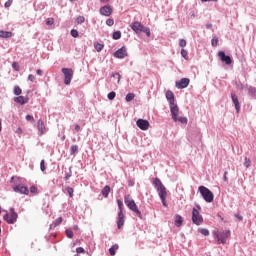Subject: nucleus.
Wrapping results in <instances>:
<instances>
[{
    "mask_svg": "<svg viewBox=\"0 0 256 256\" xmlns=\"http://www.w3.org/2000/svg\"><path fill=\"white\" fill-rule=\"evenodd\" d=\"M54 23H55V19L53 18L46 19V25L51 26V25H54Z\"/></svg>",
    "mask_w": 256,
    "mask_h": 256,
    "instance_id": "40",
    "label": "nucleus"
},
{
    "mask_svg": "<svg viewBox=\"0 0 256 256\" xmlns=\"http://www.w3.org/2000/svg\"><path fill=\"white\" fill-rule=\"evenodd\" d=\"M0 213H1V207H0Z\"/></svg>",
    "mask_w": 256,
    "mask_h": 256,
    "instance_id": "64",
    "label": "nucleus"
},
{
    "mask_svg": "<svg viewBox=\"0 0 256 256\" xmlns=\"http://www.w3.org/2000/svg\"><path fill=\"white\" fill-rule=\"evenodd\" d=\"M244 165L249 169V167H251V160L249 158H245Z\"/></svg>",
    "mask_w": 256,
    "mask_h": 256,
    "instance_id": "41",
    "label": "nucleus"
},
{
    "mask_svg": "<svg viewBox=\"0 0 256 256\" xmlns=\"http://www.w3.org/2000/svg\"><path fill=\"white\" fill-rule=\"evenodd\" d=\"M197 208L192 209V222L194 225H201L203 223V216L199 212V210H201V206H197Z\"/></svg>",
    "mask_w": 256,
    "mask_h": 256,
    "instance_id": "7",
    "label": "nucleus"
},
{
    "mask_svg": "<svg viewBox=\"0 0 256 256\" xmlns=\"http://www.w3.org/2000/svg\"><path fill=\"white\" fill-rule=\"evenodd\" d=\"M21 181L23 179L21 177L13 176L10 180V183H13V191L14 193H20L21 195H29V188L22 186Z\"/></svg>",
    "mask_w": 256,
    "mask_h": 256,
    "instance_id": "2",
    "label": "nucleus"
},
{
    "mask_svg": "<svg viewBox=\"0 0 256 256\" xmlns=\"http://www.w3.org/2000/svg\"><path fill=\"white\" fill-rule=\"evenodd\" d=\"M179 46L180 47H187V41L185 39L179 40Z\"/></svg>",
    "mask_w": 256,
    "mask_h": 256,
    "instance_id": "44",
    "label": "nucleus"
},
{
    "mask_svg": "<svg viewBox=\"0 0 256 256\" xmlns=\"http://www.w3.org/2000/svg\"><path fill=\"white\" fill-rule=\"evenodd\" d=\"M214 235L216 236L218 243H222V245H225V243H227V240L229 239V237H231V230H224L222 232H214Z\"/></svg>",
    "mask_w": 256,
    "mask_h": 256,
    "instance_id": "6",
    "label": "nucleus"
},
{
    "mask_svg": "<svg viewBox=\"0 0 256 256\" xmlns=\"http://www.w3.org/2000/svg\"><path fill=\"white\" fill-rule=\"evenodd\" d=\"M153 185L158 192L162 205L167 207V188H165V185H163V182L159 178L153 180Z\"/></svg>",
    "mask_w": 256,
    "mask_h": 256,
    "instance_id": "1",
    "label": "nucleus"
},
{
    "mask_svg": "<svg viewBox=\"0 0 256 256\" xmlns=\"http://www.w3.org/2000/svg\"><path fill=\"white\" fill-rule=\"evenodd\" d=\"M71 35H72L74 38H77V37H79V32H78L76 29H72V30H71Z\"/></svg>",
    "mask_w": 256,
    "mask_h": 256,
    "instance_id": "45",
    "label": "nucleus"
},
{
    "mask_svg": "<svg viewBox=\"0 0 256 256\" xmlns=\"http://www.w3.org/2000/svg\"><path fill=\"white\" fill-rule=\"evenodd\" d=\"M0 37H2V39H9L10 37H13V32L0 30Z\"/></svg>",
    "mask_w": 256,
    "mask_h": 256,
    "instance_id": "21",
    "label": "nucleus"
},
{
    "mask_svg": "<svg viewBox=\"0 0 256 256\" xmlns=\"http://www.w3.org/2000/svg\"><path fill=\"white\" fill-rule=\"evenodd\" d=\"M74 129L77 133H79V131H81V126H79V124H77Z\"/></svg>",
    "mask_w": 256,
    "mask_h": 256,
    "instance_id": "56",
    "label": "nucleus"
},
{
    "mask_svg": "<svg viewBox=\"0 0 256 256\" xmlns=\"http://www.w3.org/2000/svg\"><path fill=\"white\" fill-rule=\"evenodd\" d=\"M15 103H19V105H25L26 103H29V98L25 96H18L14 98Z\"/></svg>",
    "mask_w": 256,
    "mask_h": 256,
    "instance_id": "19",
    "label": "nucleus"
},
{
    "mask_svg": "<svg viewBox=\"0 0 256 256\" xmlns=\"http://www.w3.org/2000/svg\"><path fill=\"white\" fill-rule=\"evenodd\" d=\"M248 93H249V95H256V88L253 86H250L248 88Z\"/></svg>",
    "mask_w": 256,
    "mask_h": 256,
    "instance_id": "34",
    "label": "nucleus"
},
{
    "mask_svg": "<svg viewBox=\"0 0 256 256\" xmlns=\"http://www.w3.org/2000/svg\"><path fill=\"white\" fill-rule=\"evenodd\" d=\"M177 121H179V123H181L182 125H187L188 123L187 117H183V116H180V117L178 116Z\"/></svg>",
    "mask_w": 256,
    "mask_h": 256,
    "instance_id": "26",
    "label": "nucleus"
},
{
    "mask_svg": "<svg viewBox=\"0 0 256 256\" xmlns=\"http://www.w3.org/2000/svg\"><path fill=\"white\" fill-rule=\"evenodd\" d=\"M133 99H135V93H128V94L126 95V101H127V103L133 101Z\"/></svg>",
    "mask_w": 256,
    "mask_h": 256,
    "instance_id": "28",
    "label": "nucleus"
},
{
    "mask_svg": "<svg viewBox=\"0 0 256 256\" xmlns=\"http://www.w3.org/2000/svg\"><path fill=\"white\" fill-rule=\"evenodd\" d=\"M175 224H176V227H181V225H183V217H181L180 215H177Z\"/></svg>",
    "mask_w": 256,
    "mask_h": 256,
    "instance_id": "25",
    "label": "nucleus"
},
{
    "mask_svg": "<svg viewBox=\"0 0 256 256\" xmlns=\"http://www.w3.org/2000/svg\"><path fill=\"white\" fill-rule=\"evenodd\" d=\"M96 51L100 52V51H103V44H100V43H97L94 45Z\"/></svg>",
    "mask_w": 256,
    "mask_h": 256,
    "instance_id": "39",
    "label": "nucleus"
},
{
    "mask_svg": "<svg viewBox=\"0 0 256 256\" xmlns=\"http://www.w3.org/2000/svg\"><path fill=\"white\" fill-rule=\"evenodd\" d=\"M166 99L169 101L170 105H174L175 104V94H173V91L168 90L166 92Z\"/></svg>",
    "mask_w": 256,
    "mask_h": 256,
    "instance_id": "20",
    "label": "nucleus"
},
{
    "mask_svg": "<svg viewBox=\"0 0 256 256\" xmlns=\"http://www.w3.org/2000/svg\"><path fill=\"white\" fill-rule=\"evenodd\" d=\"M198 189L204 201H206V203H213V200L215 199V195H213V192H211L209 188L205 186H200Z\"/></svg>",
    "mask_w": 256,
    "mask_h": 256,
    "instance_id": "5",
    "label": "nucleus"
},
{
    "mask_svg": "<svg viewBox=\"0 0 256 256\" xmlns=\"http://www.w3.org/2000/svg\"><path fill=\"white\" fill-rule=\"evenodd\" d=\"M36 73H37V75H39V76L43 75V71H42L41 69H38V70L36 71Z\"/></svg>",
    "mask_w": 256,
    "mask_h": 256,
    "instance_id": "58",
    "label": "nucleus"
},
{
    "mask_svg": "<svg viewBox=\"0 0 256 256\" xmlns=\"http://www.w3.org/2000/svg\"><path fill=\"white\" fill-rule=\"evenodd\" d=\"M236 219H238V221H243V216H241L240 214H235Z\"/></svg>",
    "mask_w": 256,
    "mask_h": 256,
    "instance_id": "55",
    "label": "nucleus"
},
{
    "mask_svg": "<svg viewBox=\"0 0 256 256\" xmlns=\"http://www.w3.org/2000/svg\"><path fill=\"white\" fill-rule=\"evenodd\" d=\"M62 73L64 75V84L71 85V81L73 80V69L62 68Z\"/></svg>",
    "mask_w": 256,
    "mask_h": 256,
    "instance_id": "9",
    "label": "nucleus"
},
{
    "mask_svg": "<svg viewBox=\"0 0 256 256\" xmlns=\"http://www.w3.org/2000/svg\"><path fill=\"white\" fill-rule=\"evenodd\" d=\"M40 169L41 171H45L46 167H45V160H41L40 162Z\"/></svg>",
    "mask_w": 256,
    "mask_h": 256,
    "instance_id": "49",
    "label": "nucleus"
},
{
    "mask_svg": "<svg viewBox=\"0 0 256 256\" xmlns=\"http://www.w3.org/2000/svg\"><path fill=\"white\" fill-rule=\"evenodd\" d=\"M232 102L234 103L236 112L239 113L241 111V104L239 103V98L237 97V94L231 93Z\"/></svg>",
    "mask_w": 256,
    "mask_h": 256,
    "instance_id": "16",
    "label": "nucleus"
},
{
    "mask_svg": "<svg viewBox=\"0 0 256 256\" xmlns=\"http://www.w3.org/2000/svg\"><path fill=\"white\" fill-rule=\"evenodd\" d=\"M11 5H13V0H8V1L4 4V7L9 8V7H11Z\"/></svg>",
    "mask_w": 256,
    "mask_h": 256,
    "instance_id": "51",
    "label": "nucleus"
},
{
    "mask_svg": "<svg viewBox=\"0 0 256 256\" xmlns=\"http://www.w3.org/2000/svg\"><path fill=\"white\" fill-rule=\"evenodd\" d=\"M111 77H112L113 79H116V82H117V83H120V82H121V74H119V73H112V74H111Z\"/></svg>",
    "mask_w": 256,
    "mask_h": 256,
    "instance_id": "27",
    "label": "nucleus"
},
{
    "mask_svg": "<svg viewBox=\"0 0 256 256\" xmlns=\"http://www.w3.org/2000/svg\"><path fill=\"white\" fill-rule=\"evenodd\" d=\"M189 83H191L189 78H182L180 81L176 82V87L177 89H186V87H189Z\"/></svg>",
    "mask_w": 256,
    "mask_h": 256,
    "instance_id": "14",
    "label": "nucleus"
},
{
    "mask_svg": "<svg viewBox=\"0 0 256 256\" xmlns=\"http://www.w3.org/2000/svg\"><path fill=\"white\" fill-rule=\"evenodd\" d=\"M26 121H35V118H33L32 115H27L26 116Z\"/></svg>",
    "mask_w": 256,
    "mask_h": 256,
    "instance_id": "53",
    "label": "nucleus"
},
{
    "mask_svg": "<svg viewBox=\"0 0 256 256\" xmlns=\"http://www.w3.org/2000/svg\"><path fill=\"white\" fill-rule=\"evenodd\" d=\"M110 0H100L101 3H109Z\"/></svg>",
    "mask_w": 256,
    "mask_h": 256,
    "instance_id": "61",
    "label": "nucleus"
},
{
    "mask_svg": "<svg viewBox=\"0 0 256 256\" xmlns=\"http://www.w3.org/2000/svg\"><path fill=\"white\" fill-rule=\"evenodd\" d=\"M127 48L122 47L120 49H118L115 53H114V57H116V59H125V57H127Z\"/></svg>",
    "mask_w": 256,
    "mask_h": 256,
    "instance_id": "15",
    "label": "nucleus"
},
{
    "mask_svg": "<svg viewBox=\"0 0 256 256\" xmlns=\"http://www.w3.org/2000/svg\"><path fill=\"white\" fill-rule=\"evenodd\" d=\"M125 225V214L118 212L117 227L121 229Z\"/></svg>",
    "mask_w": 256,
    "mask_h": 256,
    "instance_id": "18",
    "label": "nucleus"
},
{
    "mask_svg": "<svg viewBox=\"0 0 256 256\" xmlns=\"http://www.w3.org/2000/svg\"><path fill=\"white\" fill-rule=\"evenodd\" d=\"M77 25H81L82 23H85V17L84 16H78L76 19Z\"/></svg>",
    "mask_w": 256,
    "mask_h": 256,
    "instance_id": "32",
    "label": "nucleus"
},
{
    "mask_svg": "<svg viewBox=\"0 0 256 256\" xmlns=\"http://www.w3.org/2000/svg\"><path fill=\"white\" fill-rule=\"evenodd\" d=\"M106 25H108V27H113V25H115V20L109 18L106 20Z\"/></svg>",
    "mask_w": 256,
    "mask_h": 256,
    "instance_id": "38",
    "label": "nucleus"
},
{
    "mask_svg": "<svg viewBox=\"0 0 256 256\" xmlns=\"http://www.w3.org/2000/svg\"><path fill=\"white\" fill-rule=\"evenodd\" d=\"M211 43H212V47H217V45H219V39L214 38L212 39Z\"/></svg>",
    "mask_w": 256,
    "mask_h": 256,
    "instance_id": "46",
    "label": "nucleus"
},
{
    "mask_svg": "<svg viewBox=\"0 0 256 256\" xmlns=\"http://www.w3.org/2000/svg\"><path fill=\"white\" fill-rule=\"evenodd\" d=\"M124 203L128 207V209H130V211H133V213H136V215L141 219L142 217L141 211L139 210V208H137V204L135 203V200L131 198V195L128 194L124 196Z\"/></svg>",
    "mask_w": 256,
    "mask_h": 256,
    "instance_id": "3",
    "label": "nucleus"
},
{
    "mask_svg": "<svg viewBox=\"0 0 256 256\" xmlns=\"http://www.w3.org/2000/svg\"><path fill=\"white\" fill-rule=\"evenodd\" d=\"M199 233H201V235H204V237H209V230L205 229V228H200L198 229Z\"/></svg>",
    "mask_w": 256,
    "mask_h": 256,
    "instance_id": "29",
    "label": "nucleus"
},
{
    "mask_svg": "<svg viewBox=\"0 0 256 256\" xmlns=\"http://www.w3.org/2000/svg\"><path fill=\"white\" fill-rule=\"evenodd\" d=\"M12 69H14V71H19L20 70L19 63L13 62L12 63Z\"/></svg>",
    "mask_w": 256,
    "mask_h": 256,
    "instance_id": "43",
    "label": "nucleus"
},
{
    "mask_svg": "<svg viewBox=\"0 0 256 256\" xmlns=\"http://www.w3.org/2000/svg\"><path fill=\"white\" fill-rule=\"evenodd\" d=\"M76 253L79 255L81 253H85V249L83 247L76 248Z\"/></svg>",
    "mask_w": 256,
    "mask_h": 256,
    "instance_id": "48",
    "label": "nucleus"
},
{
    "mask_svg": "<svg viewBox=\"0 0 256 256\" xmlns=\"http://www.w3.org/2000/svg\"><path fill=\"white\" fill-rule=\"evenodd\" d=\"M66 191H67L69 197H73V193H75V190H73V188L68 186V187H66Z\"/></svg>",
    "mask_w": 256,
    "mask_h": 256,
    "instance_id": "35",
    "label": "nucleus"
},
{
    "mask_svg": "<svg viewBox=\"0 0 256 256\" xmlns=\"http://www.w3.org/2000/svg\"><path fill=\"white\" fill-rule=\"evenodd\" d=\"M112 37L115 39V41H117L121 37V31H115Z\"/></svg>",
    "mask_w": 256,
    "mask_h": 256,
    "instance_id": "33",
    "label": "nucleus"
},
{
    "mask_svg": "<svg viewBox=\"0 0 256 256\" xmlns=\"http://www.w3.org/2000/svg\"><path fill=\"white\" fill-rule=\"evenodd\" d=\"M131 29L136 32L137 34L139 33H145L147 37H151V30L149 28L145 27L141 22H134L130 25Z\"/></svg>",
    "mask_w": 256,
    "mask_h": 256,
    "instance_id": "4",
    "label": "nucleus"
},
{
    "mask_svg": "<svg viewBox=\"0 0 256 256\" xmlns=\"http://www.w3.org/2000/svg\"><path fill=\"white\" fill-rule=\"evenodd\" d=\"M227 173H228V172H225V173H224V181H225V183H227V181H229V178H227Z\"/></svg>",
    "mask_w": 256,
    "mask_h": 256,
    "instance_id": "57",
    "label": "nucleus"
},
{
    "mask_svg": "<svg viewBox=\"0 0 256 256\" xmlns=\"http://www.w3.org/2000/svg\"><path fill=\"white\" fill-rule=\"evenodd\" d=\"M99 13L104 17H111V15H113V8L109 5H105L100 8Z\"/></svg>",
    "mask_w": 256,
    "mask_h": 256,
    "instance_id": "10",
    "label": "nucleus"
},
{
    "mask_svg": "<svg viewBox=\"0 0 256 256\" xmlns=\"http://www.w3.org/2000/svg\"><path fill=\"white\" fill-rule=\"evenodd\" d=\"M66 237H68V239H73V230L67 229L66 230Z\"/></svg>",
    "mask_w": 256,
    "mask_h": 256,
    "instance_id": "37",
    "label": "nucleus"
},
{
    "mask_svg": "<svg viewBox=\"0 0 256 256\" xmlns=\"http://www.w3.org/2000/svg\"><path fill=\"white\" fill-rule=\"evenodd\" d=\"M181 55H182V57H183L184 59H187V55H188L187 50L182 49V50H181Z\"/></svg>",
    "mask_w": 256,
    "mask_h": 256,
    "instance_id": "50",
    "label": "nucleus"
},
{
    "mask_svg": "<svg viewBox=\"0 0 256 256\" xmlns=\"http://www.w3.org/2000/svg\"><path fill=\"white\" fill-rule=\"evenodd\" d=\"M21 131H22L21 128H18V133H21Z\"/></svg>",
    "mask_w": 256,
    "mask_h": 256,
    "instance_id": "62",
    "label": "nucleus"
},
{
    "mask_svg": "<svg viewBox=\"0 0 256 256\" xmlns=\"http://www.w3.org/2000/svg\"><path fill=\"white\" fill-rule=\"evenodd\" d=\"M37 129L39 131V135H45L47 128H45V123H43V120H38Z\"/></svg>",
    "mask_w": 256,
    "mask_h": 256,
    "instance_id": "17",
    "label": "nucleus"
},
{
    "mask_svg": "<svg viewBox=\"0 0 256 256\" xmlns=\"http://www.w3.org/2000/svg\"><path fill=\"white\" fill-rule=\"evenodd\" d=\"M137 127H139V129H141V131H147V129H149V121L145 120V119H138L136 122Z\"/></svg>",
    "mask_w": 256,
    "mask_h": 256,
    "instance_id": "12",
    "label": "nucleus"
},
{
    "mask_svg": "<svg viewBox=\"0 0 256 256\" xmlns=\"http://www.w3.org/2000/svg\"><path fill=\"white\" fill-rule=\"evenodd\" d=\"M18 217L19 215L17 212H15V208H11L10 213L4 215V221H6L9 225H13L14 223H17Z\"/></svg>",
    "mask_w": 256,
    "mask_h": 256,
    "instance_id": "8",
    "label": "nucleus"
},
{
    "mask_svg": "<svg viewBox=\"0 0 256 256\" xmlns=\"http://www.w3.org/2000/svg\"><path fill=\"white\" fill-rule=\"evenodd\" d=\"M1 130H2V127H1V120H0V132H1Z\"/></svg>",
    "mask_w": 256,
    "mask_h": 256,
    "instance_id": "63",
    "label": "nucleus"
},
{
    "mask_svg": "<svg viewBox=\"0 0 256 256\" xmlns=\"http://www.w3.org/2000/svg\"><path fill=\"white\" fill-rule=\"evenodd\" d=\"M170 113L173 121L177 123V118L179 117V106H177V104H170Z\"/></svg>",
    "mask_w": 256,
    "mask_h": 256,
    "instance_id": "11",
    "label": "nucleus"
},
{
    "mask_svg": "<svg viewBox=\"0 0 256 256\" xmlns=\"http://www.w3.org/2000/svg\"><path fill=\"white\" fill-rule=\"evenodd\" d=\"M115 97H117V93H115V92H110V93H108V99L110 100V101H113V99H115Z\"/></svg>",
    "mask_w": 256,
    "mask_h": 256,
    "instance_id": "36",
    "label": "nucleus"
},
{
    "mask_svg": "<svg viewBox=\"0 0 256 256\" xmlns=\"http://www.w3.org/2000/svg\"><path fill=\"white\" fill-rule=\"evenodd\" d=\"M35 75H33V74H30L29 76H28V81H31L32 83L35 81Z\"/></svg>",
    "mask_w": 256,
    "mask_h": 256,
    "instance_id": "52",
    "label": "nucleus"
},
{
    "mask_svg": "<svg viewBox=\"0 0 256 256\" xmlns=\"http://www.w3.org/2000/svg\"><path fill=\"white\" fill-rule=\"evenodd\" d=\"M109 193H111V187H109V185H106L103 189L101 194L103 195V197L107 198L109 197Z\"/></svg>",
    "mask_w": 256,
    "mask_h": 256,
    "instance_id": "22",
    "label": "nucleus"
},
{
    "mask_svg": "<svg viewBox=\"0 0 256 256\" xmlns=\"http://www.w3.org/2000/svg\"><path fill=\"white\" fill-rule=\"evenodd\" d=\"M63 223V217H59L55 220L54 225L57 227V225H61Z\"/></svg>",
    "mask_w": 256,
    "mask_h": 256,
    "instance_id": "42",
    "label": "nucleus"
},
{
    "mask_svg": "<svg viewBox=\"0 0 256 256\" xmlns=\"http://www.w3.org/2000/svg\"><path fill=\"white\" fill-rule=\"evenodd\" d=\"M71 175H72V173H71V171H70L69 173H67V174L65 175V180H66V181H69V179H71Z\"/></svg>",
    "mask_w": 256,
    "mask_h": 256,
    "instance_id": "54",
    "label": "nucleus"
},
{
    "mask_svg": "<svg viewBox=\"0 0 256 256\" xmlns=\"http://www.w3.org/2000/svg\"><path fill=\"white\" fill-rule=\"evenodd\" d=\"M21 93H23V90H21V87L15 86L14 87V95L19 96V95H21Z\"/></svg>",
    "mask_w": 256,
    "mask_h": 256,
    "instance_id": "30",
    "label": "nucleus"
},
{
    "mask_svg": "<svg viewBox=\"0 0 256 256\" xmlns=\"http://www.w3.org/2000/svg\"><path fill=\"white\" fill-rule=\"evenodd\" d=\"M79 153V146L72 145L70 148V155H77Z\"/></svg>",
    "mask_w": 256,
    "mask_h": 256,
    "instance_id": "23",
    "label": "nucleus"
},
{
    "mask_svg": "<svg viewBox=\"0 0 256 256\" xmlns=\"http://www.w3.org/2000/svg\"><path fill=\"white\" fill-rule=\"evenodd\" d=\"M117 203H118L119 213H123V209H125V206L123 205V201L117 200Z\"/></svg>",
    "mask_w": 256,
    "mask_h": 256,
    "instance_id": "31",
    "label": "nucleus"
},
{
    "mask_svg": "<svg viewBox=\"0 0 256 256\" xmlns=\"http://www.w3.org/2000/svg\"><path fill=\"white\" fill-rule=\"evenodd\" d=\"M218 57L220 58V61H222V63H225L226 65H231V63H233L231 57L225 55V52L223 51L218 52Z\"/></svg>",
    "mask_w": 256,
    "mask_h": 256,
    "instance_id": "13",
    "label": "nucleus"
},
{
    "mask_svg": "<svg viewBox=\"0 0 256 256\" xmlns=\"http://www.w3.org/2000/svg\"><path fill=\"white\" fill-rule=\"evenodd\" d=\"M119 250V245L118 244H114L110 249H109V253L111 256H115V251Z\"/></svg>",
    "mask_w": 256,
    "mask_h": 256,
    "instance_id": "24",
    "label": "nucleus"
},
{
    "mask_svg": "<svg viewBox=\"0 0 256 256\" xmlns=\"http://www.w3.org/2000/svg\"><path fill=\"white\" fill-rule=\"evenodd\" d=\"M211 27H213V24H211V23L206 24V29H211Z\"/></svg>",
    "mask_w": 256,
    "mask_h": 256,
    "instance_id": "60",
    "label": "nucleus"
},
{
    "mask_svg": "<svg viewBox=\"0 0 256 256\" xmlns=\"http://www.w3.org/2000/svg\"><path fill=\"white\" fill-rule=\"evenodd\" d=\"M201 1H202V3H207L209 1H213L214 3H217L218 0H201Z\"/></svg>",
    "mask_w": 256,
    "mask_h": 256,
    "instance_id": "59",
    "label": "nucleus"
},
{
    "mask_svg": "<svg viewBox=\"0 0 256 256\" xmlns=\"http://www.w3.org/2000/svg\"><path fill=\"white\" fill-rule=\"evenodd\" d=\"M30 193H33L34 195H37V193H38L37 188L35 186H31L30 187Z\"/></svg>",
    "mask_w": 256,
    "mask_h": 256,
    "instance_id": "47",
    "label": "nucleus"
}]
</instances>
